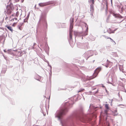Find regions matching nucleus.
<instances>
[{
	"instance_id": "1",
	"label": "nucleus",
	"mask_w": 126,
	"mask_h": 126,
	"mask_svg": "<svg viewBox=\"0 0 126 126\" xmlns=\"http://www.w3.org/2000/svg\"><path fill=\"white\" fill-rule=\"evenodd\" d=\"M67 109L66 108H62L58 113L57 116L59 119H60L63 115L65 114L67 111Z\"/></svg>"
},
{
	"instance_id": "2",
	"label": "nucleus",
	"mask_w": 126,
	"mask_h": 126,
	"mask_svg": "<svg viewBox=\"0 0 126 126\" xmlns=\"http://www.w3.org/2000/svg\"><path fill=\"white\" fill-rule=\"evenodd\" d=\"M101 70V69L100 68H97L95 70L93 75L94 78L96 76Z\"/></svg>"
},
{
	"instance_id": "3",
	"label": "nucleus",
	"mask_w": 126,
	"mask_h": 126,
	"mask_svg": "<svg viewBox=\"0 0 126 126\" xmlns=\"http://www.w3.org/2000/svg\"><path fill=\"white\" fill-rule=\"evenodd\" d=\"M13 8L10 6H8L7 7V10L6 13L7 14H10Z\"/></svg>"
},
{
	"instance_id": "4",
	"label": "nucleus",
	"mask_w": 126,
	"mask_h": 126,
	"mask_svg": "<svg viewBox=\"0 0 126 126\" xmlns=\"http://www.w3.org/2000/svg\"><path fill=\"white\" fill-rule=\"evenodd\" d=\"M50 4V2H47L44 3H41L39 4V5L40 6H43L48 5Z\"/></svg>"
},
{
	"instance_id": "5",
	"label": "nucleus",
	"mask_w": 126,
	"mask_h": 126,
	"mask_svg": "<svg viewBox=\"0 0 126 126\" xmlns=\"http://www.w3.org/2000/svg\"><path fill=\"white\" fill-rule=\"evenodd\" d=\"M113 63L109 61L108 60L107 61V63L105 65L106 66L108 67H110L112 65Z\"/></svg>"
},
{
	"instance_id": "6",
	"label": "nucleus",
	"mask_w": 126,
	"mask_h": 126,
	"mask_svg": "<svg viewBox=\"0 0 126 126\" xmlns=\"http://www.w3.org/2000/svg\"><path fill=\"white\" fill-rule=\"evenodd\" d=\"M10 21H11L14 22V23L15 22L17 23L19 21V20L16 18L15 17L12 19L11 20H10Z\"/></svg>"
},
{
	"instance_id": "7",
	"label": "nucleus",
	"mask_w": 126,
	"mask_h": 126,
	"mask_svg": "<svg viewBox=\"0 0 126 126\" xmlns=\"http://www.w3.org/2000/svg\"><path fill=\"white\" fill-rule=\"evenodd\" d=\"M22 10L20 9L19 10L16 12L15 16L16 17H17L20 14L21 15L22 14Z\"/></svg>"
},
{
	"instance_id": "8",
	"label": "nucleus",
	"mask_w": 126,
	"mask_h": 126,
	"mask_svg": "<svg viewBox=\"0 0 126 126\" xmlns=\"http://www.w3.org/2000/svg\"><path fill=\"white\" fill-rule=\"evenodd\" d=\"M5 27L7 28L10 31H11L12 32H13V30L11 27L8 26V25H6L5 26Z\"/></svg>"
},
{
	"instance_id": "9",
	"label": "nucleus",
	"mask_w": 126,
	"mask_h": 126,
	"mask_svg": "<svg viewBox=\"0 0 126 126\" xmlns=\"http://www.w3.org/2000/svg\"><path fill=\"white\" fill-rule=\"evenodd\" d=\"M73 24H70L69 32H73L72 29L73 28Z\"/></svg>"
},
{
	"instance_id": "10",
	"label": "nucleus",
	"mask_w": 126,
	"mask_h": 126,
	"mask_svg": "<svg viewBox=\"0 0 126 126\" xmlns=\"http://www.w3.org/2000/svg\"><path fill=\"white\" fill-rule=\"evenodd\" d=\"M113 16L116 17H118L120 18H122V17L119 15L114 14Z\"/></svg>"
},
{
	"instance_id": "11",
	"label": "nucleus",
	"mask_w": 126,
	"mask_h": 126,
	"mask_svg": "<svg viewBox=\"0 0 126 126\" xmlns=\"http://www.w3.org/2000/svg\"><path fill=\"white\" fill-rule=\"evenodd\" d=\"M74 18H71L70 20V24H73V22L74 21Z\"/></svg>"
},
{
	"instance_id": "12",
	"label": "nucleus",
	"mask_w": 126,
	"mask_h": 126,
	"mask_svg": "<svg viewBox=\"0 0 126 126\" xmlns=\"http://www.w3.org/2000/svg\"><path fill=\"white\" fill-rule=\"evenodd\" d=\"M72 32H69V38L70 40H71L72 39Z\"/></svg>"
},
{
	"instance_id": "13",
	"label": "nucleus",
	"mask_w": 126,
	"mask_h": 126,
	"mask_svg": "<svg viewBox=\"0 0 126 126\" xmlns=\"http://www.w3.org/2000/svg\"><path fill=\"white\" fill-rule=\"evenodd\" d=\"M105 106L106 109H107V110H109V109L108 104H105Z\"/></svg>"
},
{
	"instance_id": "14",
	"label": "nucleus",
	"mask_w": 126,
	"mask_h": 126,
	"mask_svg": "<svg viewBox=\"0 0 126 126\" xmlns=\"http://www.w3.org/2000/svg\"><path fill=\"white\" fill-rule=\"evenodd\" d=\"M117 29H115L113 31H112L111 30H110V33H114L115 32L116 30Z\"/></svg>"
},
{
	"instance_id": "15",
	"label": "nucleus",
	"mask_w": 126,
	"mask_h": 126,
	"mask_svg": "<svg viewBox=\"0 0 126 126\" xmlns=\"http://www.w3.org/2000/svg\"><path fill=\"white\" fill-rule=\"evenodd\" d=\"M119 69L121 71H123V66H119Z\"/></svg>"
},
{
	"instance_id": "16",
	"label": "nucleus",
	"mask_w": 126,
	"mask_h": 126,
	"mask_svg": "<svg viewBox=\"0 0 126 126\" xmlns=\"http://www.w3.org/2000/svg\"><path fill=\"white\" fill-rule=\"evenodd\" d=\"M17 23H14L12 24V26L15 27L16 25V24Z\"/></svg>"
},
{
	"instance_id": "17",
	"label": "nucleus",
	"mask_w": 126,
	"mask_h": 126,
	"mask_svg": "<svg viewBox=\"0 0 126 126\" xmlns=\"http://www.w3.org/2000/svg\"><path fill=\"white\" fill-rule=\"evenodd\" d=\"M107 111H108L107 110H105V114H107Z\"/></svg>"
},
{
	"instance_id": "18",
	"label": "nucleus",
	"mask_w": 126,
	"mask_h": 126,
	"mask_svg": "<svg viewBox=\"0 0 126 126\" xmlns=\"http://www.w3.org/2000/svg\"><path fill=\"white\" fill-rule=\"evenodd\" d=\"M106 38H107V39H110L111 40H112L113 41V40L112 39L110 38L107 37H106Z\"/></svg>"
},
{
	"instance_id": "19",
	"label": "nucleus",
	"mask_w": 126,
	"mask_h": 126,
	"mask_svg": "<svg viewBox=\"0 0 126 126\" xmlns=\"http://www.w3.org/2000/svg\"><path fill=\"white\" fill-rule=\"evenodd\" d=\"M106 8H108V3L107 2H106Z\"/></svg>"
},
{
	"instance_id": "20",
	"label": "nucleus",
	"mask_w": 126,
	"mask_h": 126,
	"mask_svg": "<svg viewBox=\"0 0 126 126\" xmlns=\"http://www.w3.org/2000/svg\"><path fill=\"white\" fill-rule=\"evenodd\" d=\"M42 16H41V18H40V20H42Z\"/></svg>"
},
{
	"instance_id": "21",
	"label": "nucleus",
	"mask_w": 126,
	"mask_h": 126,
	"mask_svg": "<svg viewBox=\"0 0 126 126\" xmlns=\"http://www.w3.org/2000/svg\"><path fill=\"white\" fill-rule=\"evenodd\" d=\"M19 29L20 30H21V29L20 28V27H19Z\"/></svg>"
},
{
	"instance_id": "22",
	"label": "nucleus",
	"mask_w": 126,
	"mask_h": 126,
	"mask_svg": "<svg viewBox=\"0 0 126 126\" xmlns=\"http://www.w3.org/2000/svg\"><path fill=\"white\" fill-rule=\"evenodd\" d=\"M13 16V15H12L10 17H11L12 16Z\"/></svg>"
},
{
	"instance_id": "23",
	"label": "nucleus",
	"mask_w": 126,
	"mask_h": 126,
	"mask_svg": "<svg viewBox=\"0 0 126 126\" xmlns=\"http://www.w3.org/2000/svg\"><path fill=\"white\" fill-rule=\"evenodd\" d=\"M81 91H79L78 92H81Z\"/></svg>"
},
{
	"instance_id": "24",
	"label": "nucleus",
	"mask_w": 126,
	"mask_h": 126,
	"mask_svg": "<svg viewBox=\"0 0 126 126\" xmlns=\"http://www.w3.org/2000/svg\"><path fill=\"white\" fill-rule=\"evenodd\" d=\"M18 0V1H19V0Z\"/></svg>"
}]
</instances>
